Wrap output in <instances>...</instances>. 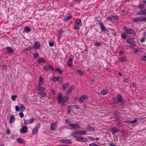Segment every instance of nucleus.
Segmentation results:
<instances>
[{"label": "nucleus", "instance_id": "f257e3e1", "mask_svg": "<svg viewBox=\"0 0 146 146\" xmlns=\"http://www.w3.org/2000/svg\"><path fill=\"white\" fill-rule=\"evenodd\" d=\"M123 29L125 32L127 34H132L133 35H136V32L133 29L131 28H128L127 27L124 26Z\"/></svg>", "mask_w": 146, "mask_h": 146}, {"label": "nucleus", "instance_id": "f03ea898", "mask_svg": "<svg viewBox=\"0 0 146 146\" xmlns=\"http://www.w3.org/2000/svg\"><path fill=\"white\" fill-rule=\"evenodd\" d=\"M82 25V22L79 19H77L76 20L74 24V29L78 30L80 29V27Z\"/></svg>", "mask_w": 146, "mask_h": 146}, {"label": "nucleus", "instance_id": "7ed1b4c3", "mask_svg": "<svg viewBox=\"0 0 146 146\" xmlns=\"http://www.w3.org/2000/svg\"><path fill=\"white\" fill-rule=\"evenodd\" d=\"M76 139L77 141H82L84 142H86L88 140L86 138L80 137V136H78L77 138H76Z\"/></svg>", "mask_w": 146, "mask_h": 146}, {"label": "nucleus", "instance_id": "20e7f679", "mask_svg": "<svg viewBox=\"0 0 146 146\" xmlns=\"http://www.w3.org/2000/svg\"><path fill=\"white\" fill-rule=\"evenodd\" d=\"M43 69L45 71H47L48 70H54L53 67L50 64L46 65L43 68Z\"/></svg>", "mask_w": 146, "mask_h": 146}, {"label": "nucleus", "instance_id": "39448f33", "mask_svg": "<svg viewBox=\"0 0 146 146\" xmlns=\"http://www.w3.org/2000/svg\"><path fill=\"white\" fill-rule=\"evenodd\" d=\"M40 125V123H38L36 125L35 128L33 130V134L34 135L36 133Z\"/></svg>", "mask_w": 146, "mask_h": 146}, {"label": "nucleus", "instance_id": "423d86ee", "mask_svg": "<svg viewBox=\"0 0 146 146\" xmlns=\"http://www.w3.org/2000/svg\"><path fill=\"white\" fill-rule=\"evenodd\" d=\"M106 19L111 21L117 20L118 19L117 16L111 15L110 17H106Z\"/></svg>", "mask_w": 146, "mask_h": 146}, {"label": "nucleus", "instance_id": "0eeeda50", "mask_svg": "<svg viewBox=\"0 0 146 146\" xmlns=\"http://www.w3.org/2000/svg\"><path fill=\"white\" fill-rule=\"evenodd\" d=\"M35 120L34 118H31L30 119H25L24 120V123L25 125H28L32 123Z\"/></svg>", "mask_w": 146, "mask_h": 146}, {"label": "nucleus", "instance_id": "6e6552de", "mask_svg": "<svg viewBox=\"0 0 146 146\" xmlns=\"http://www.w3.org/2000/svg\"><path fill=\"white\" fill-rule=\"evenodd\" d=\"M98 24L101 27L102 31L104 32H105L106 31V28L104 25V24L103 22L100 20L98 21Z\"/></svg>", "mask_w": 146, "mask_h": 146}, {"label": "nucleus", "instance_id": "1a4fd4ad", "mask_svg": "<svg viewBox=\"0 0 146 146\" xmlns=\"http://www.w3.org/2000/svg\"><path fill=\"white\" fill-rule=\"evenodd\" d=\"M88 99V97L85 95L81 96L79 98V100L81 102H83L84 100Z\"/></svg>", "mask_w": 146, "mask_h": 146}, {"label": "nucleus", "instance_id": "9d476101", "mask_svg": "<svg viewBox=\"0 0 146 146\" xmlns=\"http://www.w3.org/2000/svg\"><path fill=\"white\" fill-rule=\"evenodd\" d=\"M75 88V87L74 86H72L71 87H69L66 93V95H69L72 92V91Z\"/></svg>", "mask_w": 146, "mask_h": 146}, {"label": "nucleus", "instance_id": "9b49d317", "mask_svg": "<svg viewBox=\"0 0 146 146\" xmlns=\"http://www.w3.org/2000/svg\"><path fill=\"white\" fill-rule=\"evenodd\" d=\"M71 135L74 137L77 138L79 136V134L78 131H73L71 134Z\"/></svg>", "mask_w": 146, "mask_h": 146}, {"label": "nucleus", "instance_id": "f8f14e48", "mask_svg": "<svg viewBox=\"0 0 146 146\" xmlns=\"http://www.w3.org/2000/svg\"><path fill=\"white\" fill-rule=\"evenodd\" d=\"M40 43L39 41H37L33 46V48L35 49H37L40 48Z\"/></svg>", "mask_w": 146, "mask_h": 146}, {"label": "nucleus", "instance_id": "ddd939ff", "mask_svg": "<svg viewBox=\"0 0 146 146\" xmlns=\"http://www.w3.org/2000/svg\"><path fill=\"white\" fill-rule=\"evenodd\" d=\"M137 15H146V9L144 10H141L139 12L137 13Z\"/></svg>", "mask_w": 146, "mask_h": 146}, {"label": "nucleus", "instance_id": "4468645a", "mask_svg": "<svg viewBox=\"0 0 146 146\" xmlns=\"http://www.w3.org/2000/svg\"><path fill=\"white\" fill-rule=\"evenodd\" d=\"M68 98L69 97L67 96L64 97L62 98L61 101L62 104V106L68 100Z\"/></svg>", "mask_w": 146, "mask_h": 146}, {"label": "nucleus", "instance_id": "2eb2a0df", "mask_svg": "<svg viewBox=\"0 0 146 146\" xmlns=\"http://www.w3.org/2000/svg\"><path fill=\"white\" fill-rule=\"evenodd\" d=\"M7 51L8 53L10 54L12 53H13L14 50L11 47H8L6 48Z\"/></svg>", "mask_w": 146, "mask_h": 146}, {"label": "nucleus", "instance_id": "dca6fc26", "mask_svg": "<svg viewBox=\"0 0 146 146\" xmlns=\"http://www.w3.org/2000/svg\"><path fill=\"white\" fill-rule=\"evenodd\" d=\"M27 129L28 128L27 127H23L20 130V131L22 133H26L27 131Z\"/></svg>", "mask_w": 146, "mask_h": 146}, {"label": "nucleus", "instance_id": "f3484780", "mask_svg": "<svg viewBox=\"0 0 146 146\" xmlns=\"http://www.w3.org/2000/svg\"><path fill=\"white\" fill-rule=\"evenodd\" d=\"M69 85V83L68 82L63 84L62 85V90L64 91L68 87Z\"/></svg>", "mask_w": 146, "mask_h": 146}, {"label": "nucleus", "instance_id": "a211bd4d", "mask_svg": "<svg viewBox=\"0 0 146 146\" xmlns=\"http://www.w3.org/2000/svg\"><path fill=\"white\" fill-rule=\"evenodd\" d=\"M127 60V57L126 56H123L119 58V61L121 62H125Z\"/></svg>", "mask_w": 146, "mask_h": 146}, {"label": "nucleus", "instance_id": "6ab92c4d", "mask_svg": "<svg viewBox=\"0 0 146 146\" xmlns=\"http://www.w3.org/2000/svg\"><path fill=\"white\" fill-rule=\"evenodd\" d=\"M117 98L118 100L117 101L118 103H120L122 101V97L120 94H118L117 95Z\"/></svg>", "mask_w": 146, "mask_h": 146}, {"label": "nucleus", "instance_id": "aec40b11", "mask_svg": "<svg viewBox=\"0 0 146 146\" xmlns=\"http://www.w3.org/2000/svg\"><path fill=\"white\" fill-rule=\"evenodd\" d=\"M73 16L72 15H68L66 18H64L63 19L64 21H66L72 18Z\"/></svg>", "mask_w": 146, "mask_h": 146}, {"label": "nucleus", "instance_id": "412c9836", "mask_svg": "<svg viewBox=\"0 0 146 146\" xmlns=\"http://www.w3.org/2000/svg\"><path fill=\"white\" fill-rule=\"evenodd\" d=\"M62 98V96L61 94L59 93L58 95V102L59 104L61 103Z\"/></svg>", "mask_w": 146, "mask_h": 146}, {"label": "nucleus", "instance_id": "4be33fe9", "mask_svg": "<svg viewBox=\"0 0 146 146\" xmlns=\"http://www.w3.org/2000/svg\"><path fill=\"white\" fill-rule=\"evenodd\" d=\"M111 132L112 134H114L116 132H118L119 131L116 128V127H114L111 128Z\"/></svg>", "mask_w": 146, "mask_h": 146}, {"label": "nucleus", "instance_id": "5701e85b", "mask_svg": "<svg viewBox=\"0 0 146 146\" xmlns=\"http://www.w3.org/2000/svg\"><path fill=\"white\" fill-rule=\"evenodd\" d=\"M43 83V78L42 77H40L39 78V81L38 83V85H39V86H42Z\"/></svg>", "mask_w": 146, "mask_h": 146}, {"label": "nucleus", "instance_id": "b1692460", "mask_svg": "<svg viewBox=\"0 0 146 146\" xmlns=\"http://www.w3.org/2000/svg\"><path fill=\"white\" fill-rule=\"evenodd\" d=\"M56 124L53 123L50 124V129L52 131H54L56 128Z\"/></svg>", "mask_w": 146, "mask_h": 146}, {"label": "nucleus", "instance_id": "393cba45", "mask_svg": "<svg viewBox=\"0 0 146 146\" xmlns=\"http://www.w3.org/2000/svg\"><path fill=\"white\" fill-rule=\"evenodd\" d=\"M87 129L88 131H94L95 130V128L91 127L90 125H88Z\"/></svg>", "mask_w": 146, "mask_h": 146}, {"label": "nucleus", "instance_id": "a878e982", "mask_svg": "<svg viewBox=\"0 0 146 146\" xmlns=\"http://www.w3.org/2000/svg\"><path fill=\"white\" fill-rule=\"evenodd\" d=\"M38 87L37 88V90L40 92H41L44 91L45 89L44 87H42V86H39V85H38Z\"/></svg>", "mask_w": 146, "mask_h": 146}, {"label": "nucleus", "instance_id": "bb28decb", "mask_svg": "<svg viewBox=\"0 0 146 146\" xmlns=\"http://www.w3.org/2000/svg\"><path fill=\"white\" fill-rule=\"evenodd\" d=\"M132 21L134 22H137L139 21H140L141 22V18L140 17L135 18L133 19Z\"/></svg>", "mask_w": 146, "mask_h": 146}, {"label": "nucleus", "instance_id": "cd10ccee", "mask_svg": "<svg viewBox=\"0 0 146 146\" xmlns=\"http://www.w3.org/2000/svg\"><path fill=\"white\" fill-rule=\"evenodd\" d=\"M31 28L29 27H25L24 29V31L26 33H28L31 31Z\"/></svg>", "mask_w": 146, "mask_h": 146}, {"label": "nucleus", "instance_id": "c85d7f7f", "mask_svg": "<svg viewBox=\"0 0 146 146\" xmlns=\"http://www.w3.org/2000/svg\"><path fill=\"white\" fill-rule=\"evenodd\" d=\"M60 77L59 76H55L53 77L52 78V81L54 82H56L60 80Z\"/></svg>", "mask_w": 146, "mask_h": 146}, {"label": "nucleus", "instance_id": "c756f323", "mask_svg": "<svg viewBox=\"0 0 146 146\" xmlns=\"http://www.w3.org/2000/svg\"><path fill=\"white\" fill-rule=\"evenodd\" d=\"M68 125L72 127L73 129H77V126L74 124H70L69 123V125Z\"/></svg>", "mask_w": 146, "mask_h": 146}, {"label": "nucleus", "instance_id": "7c9ffc66", "mask_svg": "<svg viewBox=\"0 0 146 146\" xmlns=\"http://www.w3.org/2000/svg\"><path fill=\"white\" fill-rule=\"evenodd\" d=\"M15 120V117L13 116V115H12L10 119V121H9V123L10 124L12 123H13V122Z\"/></svg>", "mask_w": 146, "mask_h": 146}, {"label": "nucleus", "instance_id": "2f4dec72", "mask_svg": "<svg viewBox=\"0 0 146 146\" xmlns=\"http://www.w3.org/2000/svg\"><path fill=\"white\" fill-rule=\"evenodd\" d=\"M55 72L57 71L60 74H62V71L59 68H57L55 69Z\"/></svg>", "mask_w": 146, "mask_h": 146}, {"label": "nucleus", "instance_id": "473e14b6", "mask_svg": "<svg viewBox=\"0 0 146 146\" xmlns=\"http://www.w3.org/2000/svg\"><path fill=\"white\" fill-rule=\"evenodd\" d=\"M45 62V60L43 58H40L38 59V62L39 64L41 63Z\"/></svg>", "mask_w": 146, "mask_h": 146}, {"label": "nucleus", "instance_id": "72a5a7b5", "mask_svg": "<svg viewBox=\"0 0 146 146\" xmlns=\"http://www.w3.org/2000/svg\"><path fill=\"white\" fill-rule=\"evenodd\" d=\"M121 37L122 38L124 39V40L125 39L127 38V35L125 34V33H123L121 35Z\"/></svg>", "mask_w": 146, "mask_h": 146}, {"label": "nucleus", "instance_id": "f704fd0d", "mask_svg": "<svg viewBox=\"0 0 146 146\" xmlns=\"http://www.w3.org/2000/svg\"><path fill=\"white\" fill-rule=\"evenodd\" d=\"M65 143L67 144L72 143L71 140L70 139H65Z\"/></svg>", "mask_w": 146, "mask_h": 146}, {"label": "nucleus", "instance_id": "c9c22d12", "mask_svg": "<svg viewBox=\"0 0 146 146\" xmlns=\"http://www.w3.org/2000/svg\"><path fill=\"white\" fill-rule=\"evenodd\" d=\"M72 107H73L75 109H80L79 106L78 105H71L69 106V108H72Z\"/></svg>", "mask_w": 146, "mask_h": 146}, {"label": "nucleus", "instance_id": "e433bc0d", "mask_svg": "<svg viewBox=\"0 0 146 146\" xmlns=\"http://www.w3.org/2000/svg\"><path fill=\"white\" fill-rule=\"evenodd\" d=\"M17 141L18 142L20 143H24L25 142V141H23L22 139L19 138L17 139Z\"/></svg>", "mask_w": 146, "mask_h": 146}, {"label": "nucleus", "instance_id": "4c0bfd02", "mask_svg": "<svg viewBox=\"0 0 146 146\" xmlns=\"http://www.w3.org/2000/svg\"><path fill=\"white\" fill-rule=\"evenodd\" d=\"M20 108L21 111H23L25 110V108L23 104H21L20 106Z\"/></svg>", "mask_w": 146, "mask_h": 146}, {"label": "nucleus", "instance_id": "58836bf2", "mask_svg": "<svg viewBox=\"0 0 146 146\" xmlns=\"http://www.w3.org/2000/svg\"><path fill=\"white\" fill-rule=\"evenodd\" d=\"M137 120L136 119H135L133 121H127V123L128 124H133L135 123H136L137 122Z\"/></svg>", "mask_w": 146, "mask_h": 146}, {"label": "nucleus", "instance_id": "ea45409f", "mask_svg": "<svg viewBox=\"0 0 146 146\" xmlns=\"http://www.w3.org/2000/svg\"><path fill=\"white\" fill-rule=\"evenodd\" d=\"M40 95V96L42 98L44 97H45L46 96V94L44 92H41L40 94H38Z\"/></svg>", "mask_w": 146, "mask_h": 146}, {"label": "nucleus", "instance_id": "a19ab883", "mask_svg": "<svg viewBox=\"0 0 146 146\" xmlns=\"http://www.w3.org/2000/svg\"><path fill=\"white\" fill-rule=\"evenodd\" d=\"M80 134L85 135L86 133V132L85 131H78Z\"/></svg>", "mask_w": 146, "mask_h": 146}, {"label": "nucleus", "instance_id": "79ce46f5", "mask_svg": "<svg viewBox=\"0 0 146 146\" xmlns=\"http://www.w3.org/2000/svg\"><path fill=\"white\" fill-rule=\"evenodd\" d=\"M107 90H104L101 92V94L103 95H105L107 93Z\"/></svg>", "mask_w": 146, "mask_h": 146}, {"label": "nucleus", "instance_id": "37998d69", "mask_svg": "<svg viewBox=\"0 0 146 146\" xmlns=\"http://www.w3.org/2000/svg\"><path fill=\"white\" fill-rule=\"evenodd\" d=\"M77 72L81 75H83V73L81 70L79 69L77 71Z\"/></svg>", "mask_w": 146, "mask_h": 146}, {"label": "nucleus", "instance_id": "c03bdc74", "mask_svg": "<svg viewBox=\"0 0 146 146\" xmlns=\"http://www.w3.org/2000/svg\"><path fill=\"white\" fill-rule=\"evenodd\" d=\"M94 45L96 46H100L101 44L99 42H96L94 43Z\"/></svg>", "mask_w": 146, "mask_h": 146}, {"label": "nucleus", "instance_id": "a18cd8bd", "mask_svg": "<svg viewBox=\"0 0 146 146\" xmlns=\"http://www.w3.org/2000/svg\"><path fill=\"white\" fill-rule=\"evenodd\" d=\"M39 56V53H35L33 55L34 58H37Z\"/></svg>", "mask_w": 146, "mask_h": 146}, {"label": "nucleus", "instance_id": "49530a36", "mask_svg": "<svg viewBox=\"0 0 146 146\" xmlns=\"http://www.w3.org/2000/svg\"><path fill=\"white\" fill-rule=\"evenodd\" d=\"M127 42L129 44H130L133 42L132 40L130 38H128L127 40Z\"/></svg>", "mask_w": 146, "mask_h": 146}, {"label": "nucleus", "instance_id": "de8ad7c7", "mask_svg": "<svg viewBox=\"0 0 146 146\" xmlns=\"http://www.w3.org/2000/svg\"><path fill=\"white\" fill-rule=\"evenodd\" d=\"M130 80L129 78H125L123 79V81L124 82H129Z\"/></svg>", "mask_w": 146, "mask_h": 146}, {"label": "nucleus", "instance_id": "09e8293b", "mask_svg": "<svg viewBox=\"0 0 146 146\" xmlns=\"http://www.w3.org/2000/svg\"><path fill=\"white\" fill-rule=\"evenodd\" d=\"M145 7V5L143 4H141L138 6V8L139 9H143Z\"/></svg>", "mask_w": 146, "mask_h": 146}, {"label": "nucleus", "instance_id": "8fccbe9b", "mask_svg": "<svg viewBox=\"0 0 146 146\" xmlns=\"http://www.w3.org/2000/svg\"><path fill=\"white\" fill-rule=\"evenodd\" d=\"M141 49L140 48L138 49H134L133 50V52L134 53H136L139 52Z\"/></svg>", "mask_w": 146, "mask_h": 146}, {"label": "nucleus", "instance_id": "3c124183", "mask_svg": "<svg viewBox=\"0 0 146 146\" xmlns=\"http://www.w3.org/2000/svg\"><path fill=\"white\" fill-rule=\"evenodd\" d=\"M17 97V95H13L12 96L11 99L13 101H15L16 98Z\"/></svg>", "mask_w": 146, "mask_h": 146}, {"label": "nucleus", "instance_id": "603ef678", "mask_svg": "<svg viewBox=\"0 0 146 146\" xmlns=\"http://www.w3.org/2000/svg\"><path fill=\"white\" fill-rule=\"evenodd\" d=\"M145 36H144L143 37V38L141 39L140 40L141 42H145Z\"/></svg>", "mask_w": 146, "mask_h": 146}, {"label": "nucleus", "instance_id": "864d4df0", "mask_svg": "<svg viewBox=\"0 0 146 146\" xmlns=\"http://www.w3.org/2000/svg\"><path fill=\"white\" fill-rule=\"evenodd\" d=\"M141 60L143 61H146V55L141 57Z\"/></svg>", "mask_w": 146, "mask_h": 146}, {"label": "nucleus", "instance_id": "5fc2aeb1", "mask_svg": "<svg viewBox=\"0 0 146 146\" xmlns=\"http://www.w3.org/2000/svg\"><path fill=\"white\" fill-rule=\"evenodd\" d=\"M67 65L68 66L70 67H72V64H71V63L70 62H69L68 60L67 62Z\"/></svg>", "mask_w": 146, "mask_h": 146}, {"label": "nucleus", "instance_id": "6e6d98bb", "mask_svg": "<svg viewBox=\"0 0 146 146\" xmlns=\"http://www.w3.org/2000/svg\"><path fill=\"white\" fill-rule=\"evenodd\" d=\"M7 67V66L5 64H4L2 65V68L3 69H6V68Z\"/></svg>", "mask_w": 146, "mask_h": 146}, {"label": "nucleus", "instance_id": "4d7b16f0", "mask_svg": "<svg viewBox=\"0 0 146 146\" xmlns=\"http://www.w3.org/2000/svg\"><path fill=\"white\" fill-rule=\"evenodd\" d=\"M131 44L129 45V46L130 47H135L136 46V45L134 43H131Z\"/></svg>", "mask_w": 146, "mask_h": 146}, {"label": "nucleus", "instance_id": "13d9d810", "mask_svg": "<svg viewBox=\"0 0 146 146\" xmlns=\"http://www.w3.org/2000/svg\"><path fill=\"white\" fill-rule=\"evenodd\" d=\"M51 93L53 94V95H55L56 94V91H55L53 90V89H51Z\"/></svg>", "mask_w": 146, "mask_h": 146}, {"label": "nucleus", "instance_id": "bf43d9fd", "mask_svg": "<svg viewBox=\"0 0 146 146\" xmlns=\"http://www.w3.org/2000/svg\"><path fill=\"white\" fill-rule=\"evenodd\" d=\"M70 108H69V106L68 107V108H67V111H68V112L67 113H71V111L72 110H71Z\"/></svg>", "mask_w": 146, "mask_h": 146}, {"label": "nucleus", "instance_id": "052dcab7", "mask_svg": "<svg viewBox=\"0 0 146 146\" xmlns=\"http://www.w3.org/2000/svg\"><path fill=\"white\" fill-rule=\"evenodd\" d=\"M89 146H98V145H97L95 143H92L90 144Z\"/></svg>", "mask_w": 146, "mask_h": 146}, {"label": "nucleus", "instance_id": "680f3d73", "mask_svg": "<svg viewBox=\"0 0 146 146\" xmlns=\"http://www.w3.org/2000/svg\"><path fill=\"white\" fill-rule=\"evenodd\" d=\"M88 138L90 140H92L95 139L93 137L90 136H88Z\"/></svg>", "mask_w": 146, "mask_h": 146}, {"label": "nucleus", "instance_id": "e2e57ef3", "mask_svg": "<svg viewBox=\"0 0 146 146\" xmlns=\"http://www.w3.org/2000/svg\"><path fill=\"white\" fill-rule=\"evenodd\" d=\"M19 115H20V116L21 117V118H22L24 116V114L22 113V112H20L19 113Z\"/></svg>", "mask_w": 146, "mask_h": 146}, {"label": "nucleus", "instance_id": "0e129e2a", "mask_svg": "<svg viewBox=\"0 0 146 146\" xmlns=\"http://www.w3.org/2000/svg\"><path fill=\"white\" fill-rule=\"evenodd\" d=\"M49 45L50 47H52L54 45V43L53 42H49Z\"/></svg>", "mask_w": 146, "mask_h": 146}, {"label": "nucleus", "instance_id": "69168bd1", "mask_svg": "<svg viewBox=\"0 0 146 146\" xmlns=\"http://www.w3.org/2000/svg\"><path fill=\"white\" fill-rule=\"evenodd\" d=\"M15 109H16V111H19V107L18 106H15Z\"/></svg>", "mask_w": 146, "mask_h": 146}, {"label": "nucleus", "instance_id": "338daca9", "mask_svg": "<svg viewBox=\"0 0 146 146\" xmlns=\"http://www.w3.org/2000/svg\"><path fill=\"white\" fill-rule=\"evenodd\" d=\"M142 21H146V17H143L141 19V22Z\"/></svg>", "mask_w": 146, "mask_h": 146}, {"label": "nucleus", "instance_id": "774afa93", "mask_svg": "<svg viewBox=\"0 0 146 146\" xmlns=\"http://www.w3.org/2000/svg\"><path fill=\"white\" fill-rule=\"evenodd\" d=\"M6 132L7 134L8 135L10 134L11 133L9 129L7 130Z\"/></svg>", "mask_w": 146, "mask_h": 146}]
</instances>
